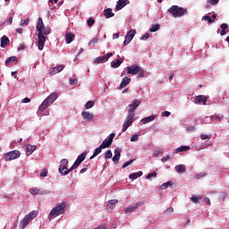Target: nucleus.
I'll list each match as a JSON object with an SVG mask.
<instances>
[{"label":"nucleus","instance_id":"f257e3e1","mask_svg":"<svg viewBox=\"0 0 229 229\" xmlns=\"http://www.w3.org/2000/svg\"><path fill=\"white\" fill-rule=\"evenodd\" d=\"M65 207H67V203L61 202L60 204L55 206L54 208H52V210L48 215L49 221H52V219H55V217H58V216H62V214H64Z\"/></svg>","mask_w":229,"mask_h":229},{"label":"nucleus","instance_id":"f03ea898","mask_svg":"<svg viewBox=\"0 0 229 229\" xmlns=\"http://www.w3.org/2000/svg\"><path fill=\"white\" fill-rule=\"evenodd\" d=\"M65 207H67V203L61 202L60 204L55 206L54 208H52V210L48 215L49 221H52V219H55V217H58V216H62V214H64Z\"/></svg>","mask_w":229,"mask_h":229},{"label":"nucleus","instance_id":"7ed1b4c3","mask_svg":"<svg viewBox=\"0 0 229 229\" xmlns=\"http://www.w3.org/2000/svg\"><path fill=\"white\" fill-rule=\"evenodd\" d=\"M58 98V94L56 92L51 93L39 106L38 112H44L48 106H51L55 101Z\"/></svg>","mask_w":229,"mask_h":229},{"label":"nucleus","instance_id":"20e7f679","mask_svg":"<svg viewBox=\"0 0 229 229\" xmlns=\"http://www.w3.org/2000/svg\"><path fill=\"white\" fill-rule=\"evenodd\" d=\"M168 13L173 15V17H183V15H187L189 13V11L183 7H180L178 5H172L168 9Z\"/></svg>","mask_w":229,"mask_h":229},{"label":"nucleus","instance_id":"39448f33","mask_svg":"<svg viewBox=\"0 0 229 229\" xmlns=\"http://www.w3.org/2000/svg\"><path fill=\"white\" fill-rule=\"evenodd\" d=\"M126 71L128 74H132L133 76L137 74L138 78H144V69L137 64L127 66Z\"/></svg>","mask_w":229,"mask_h":229},{"label":"nucleus","instance_id":"423d86ee","mask_svg":"<svg viewBox=\"0 0 229 229\" xmlns=\"http://www.w3.org/2000/svg\"><path fill=\"white\" fill-rule=\"evenodd\" d=\"M37 216H38V211L37 210H33L31 212H30L28 215H26L23 219L21 221L20 223V228L24 229L26 228V226H28V225H30V223H31V221H33V219L35 217H37Z\"/></svg>","mask_w":229,"mask_h":229},{"label":"nucleus","instance_id":"0eeeda50","mask_svg":"<svg viewBox=\"0 0 229 229\" xmlns=\"http://www.w3.org/2000/svg\"><path fill=\"white\" fill-rule=\"evenodd\" d=\"M38 27L40 28L41 34L43 37L50 35L51 34V28L47 27L44 25V21L42 20V17H39L37 21L36 30L38 31Z\"/></svg>","mask_w":229,"mask_h":229},{"label":"nucleus","instance_id":"6e6552de","mask_svg":"<svg viewBox=\"0 0 229 229\" xmlns=\"http://www.w3.org/2000/svg\"><path fill=\"white\" fill-rule=\"evenodd\" d=\"M38 49L42 51L44 49V46L46 45L47 38L46 36H42V30H40V27H38Z\"/></svg>","mask_w":229,"mask_h":229},{"label":"nucleus","instance_id":"1a4fd4ad","mask_svg":"<svg viewBox=\"0 0 229 229\" xmlns=\"http://www.w3.org/2000/svg\"><path fill=\"white\" fill-rule=\"evenodd\" d=\"M21 157V151L19 150H12L5 154L4 160L5 162H10V160H15Z\"/></svg>","mask_w":229,"mask_h":229},{"label":"nucleus","instance_id":"9d476101","mask_svg":"<svg viewBox=\"0 0 229 229\" xmlns=\"http://www.w3.org/2000/svg\"><path fill=\"white\" fill-rule=\"evenodd\" d=\"M140 103H142L140 99H135L132 101V103L129 105L130 108L128 110V114L135 116V110L139 108Z\"/></svg>","mask_w":229,"mask_h":229},{"label":"nucleus","instance_id":"9b49d317","mask_svg":"<svg viewBox=\"0 0 229 229\" xmlns=\"http://www.w3.org/2000/svg\"><path fill=\"white\" fill-rule=\"evenodd\" d=\"M115 138V133H111L107 139L104 140L100 144V148L102 149H106V148H110L112 146V142H114V139Z\"/></svg>","mask_w":229,"mask_h":229},{"label":"nucleus","instance_id":"f8f14e48","mask_svg":"<svg viewBox=\"0 0 229 229\" xmlns=\"http://www.w3.org/2000/svg\"><path fill=\"white\" fill-rule=\"evenodd\" d=\"M111 56H114V53H108L106 55L98 56L93 61V64H105L106 62H108Z\"/></svg>","mask_w":229,"mask_h":229},{"label":"nucleus","instance_id":"ddd939ff","mask_svg":"<svg viewBox=\"0 0 229 229\" xmlns=\"http://www.w3.org/2000/svg\"><path fill=\"white\" fill-rule=\"evenodd\" d=\"M133 117H135L133 114L127 115L126 121L123 124L122 131H126L133 124Z\"/></svg>","mask_w":229,"mask_h":229},{"label":"nucleus","instance_id":"4468645a","mask_svg":"<svg viewBox=\"0 0 229 229\" xmlns=\"http://www.w3.org/2000/svg\"><path fill=\"white\" fill-rule=\"evenodd\" d=\"M64 68H65V65H64V64L55 66L54 68H50L49 74H50V76H55V74H58V72H62Z\"/></svg>","mask_w":229,"mask_h":229},{"label":"nucleus","instance_id":"2eb2a0df","mask_svg":"<svg viewBox=\"0 0 229 229\" xmlns=\"http://www.w3.org/2000/svg\"><path fill=\"white\" fill-rule=\"evenodd\" d=\"M207 97L206 96H204V95H199V96H196L195 97V101H194V103H195V105H201V103H202V105H207Z\"/></svg>","mask_w":229,"mask_h":229},{"label":"nucleus","instance_id":"dca6fc26","mask_svg":"<svg viewBox=\"0 0 229 229\" xmlns=\"http://www.w3.org/2000/svg\"><path fill=\"white\" fill-rule=\"evenodd\" d=\"M37 146L28 144L25 147V153L27 157H30V155H33V153L36 151Z\"/></svg>","mask_w":229,"mask_h":229},{"label":"nucleus","instance_id":"f3484780","mask_svg":"<svg viewBox=\"0 0 229 229\" xmlns=\"http://www.w3.org/2000/svg\"><path fill=\"white\" fill-rule=\"evenodd\" d=\"M130 3V0H118L115 5V10H123Z\"/></svg>","mask_w":229,"mask_h":229},{"label":"nucleus","instance_id":"a211bd4d","mask_svg":"<svg viewBox=\"0 0 229 229\" xmlns=\"http://www.w3.org/2000/svg\"><path fill=\"white\" fill-rule=\"evenodd\" d=\"M81 115H82L84 121H93L94 120V114H92L89 111H82Z\"/></svg>","mask_w":229,"mask_h":229},{"label":"nucleus","instance_id":"6ab92c4d","mask_svg":"<svg viewBox=\"0 0 229 229\" xmlns=\"http://www.w3.org/2000/svg\"><path fill=\"white\" fill-rule=\"evenodd\" d=\"M71 171H72V170H71V168L68 169L67 166H65L64 165H59V173L63 176H67V174H70Z\"/></svg>","mask_w":229,"mask_h":229},{"label":"nucleus","instance_id":"aec40b11","mask_svg":"<svg viewBox=\"0 0 229 229\" xmlns=\"http://www.w3.org/2000/svg\"><path fill=\"white\" fill-rule=\"evenodd\" d=\"M131 81V78L123 77L122 81H121L119 90H123V89H124V87H128V85H130Z\"/></svg>","mask_w":229,"mask_h":229},{"label":"nucleus","instance_id":"412c9836","mask_svg":"<svg viewBox=\"0 0 229 229\" xmlns=\"http://www.w3.org/2000/svg\"><path fill=\"white\" fill-rule=\"evenodd\" d=\"M139 207H142V204L140 203H136L134 206H129L125 209V214H131V212H135Z\"/></svg>","mask_w":229,"mask_h":229},{"label":"nucleus","instance_id":"4be33fe9","mask_svg":"<svg viewBox=\"0 0 229 229\" xmlns=\"http://www.w3.org/2000/svg\"><path fill=\"white\" fill-rule=\"evenodd\" d=\"M121 151H123L121 148L114 149V156L113 157V162L114 164H119V160L121 158Z\"/></svg>","mask_w":229,"mask_h":229},{"label":"nucleus","instance_id":"5701e85b","mask_svg":"<svg viewBox=\"0 0 229 229\" xmlns=\"http://www.w3.org/2000/svg\"><path fill=\"white\" fill-rule=\"evenodd\" d=\"M156 117H157V115H155V114L145 117V118L141 119V123H142V124H148V123H151L152 121H155Z\"/></svg>","mask_w":229,"mask_h":229},{"label":"nucleus","instance_id":"b1692460","mask_svg":"<svg viewBox=\"0 0 229 229\" xmlns=\"http://www.w3.org/2000/svg\"><path fill=\"white\" fill-rule=\"evenodd\" d=\"M104 15L106 19H111V17H114L115 13L112 12V8H107L104 11Z\"/></svg>","mask_w":229,"mask_h":229},{"label":"nucleus","instance_id":"393cba45","mask_svg":"<svg viewBox=\"0 0 229 229\" xmlns=\"http://www.w3.org/2000/svg\"><path fill=\"white\" fill-rule=\"evenodd\" d=\"M142 171H139L137 173L131 174L129 175L130 180H137V178H140L142 176Z\"/></svg>","mask_w":229,"mask_h":229},{"label":"nucleus","instance_id":"a878e982","mask_svg":"<svg viewBox=\"0 0 229 229\" xmlns=\"http://www.w3.org/2000/svg\"><path fill=\"white\" fill-rule=\"evenodd\" d=\"M10 44V38L6 36H3L1 38V47H4L5 46H8Z\"/></svg>","mask_w":229,"mask_h":229},{"label":"nucleus","instance_id":"bb28decb","mask_svg":"<svg viewBox=\"0 0 229 229\" xmlns=\"http://www.w3.org/2000/svg\"><path fill=\"white\" fill-rule=\"evenodd\" d=\"M122 64H123V61H121L120 59H115L111 63V67L113 69H117V67H121Z\"/></svg>","mask_w":229,"mask_h":229},{"label":"nucleus","instance_id":"cd10ccee","mask_svg":"<svg viewBox=\"0 0 229 229\" xmlns=\"http://www.w3.org/2000/svg\"><path fill=\"white\" fill-rule=\"evenodd\" d=\"M65 38H66V44H71V42H72V40H74V34H72L71 32H67L65 34Z\"/></svg>","mask_w":229,"mask_h":229},{"label":"nucleus","instance_id":"c85d7f7f","mask_svg":"<svg viewBox=\"0 0 229 229\" xmlns=\"http://www.w3.org/2000/svg\"><path fill=\"white\" fill-rule=\"evenodd\" d=\"M29 192H30L32 196H35L36 194H40V195L44 194V191H40L38 188H30L29 190Z\"/></svg>","mask_w":229,"mask_h":229},{"label":"nucleus","instance_id":"c756f323","mask_svg":"<svg viewBox=\"0 0 229 229\" xmlns=\"http://www.w3.org/2000/svg\"><path fill=\"white\" fill-rule=\"evenodd\" d=\"M136 33L137 31L135 30H129L125 38L129 40H133V37H135Z\"/></svg>","mask_w":229,"mask_h":229},{"label":"nucleus","instance_id":"7c9ffc66","mask_svg":"<svg viewBox=\"0 0 229 229\" xmlns=\"http://www.w3.org/2000/svg\"><path fill=\"white\" fill-rule=\"evenodd\" d=\"M191 149V147L189 146H181L175 149V153H182L183 151H189Z\"/></svg>","mask_w":229,"mask_h":229},{"label":"nucleus","instance_id":"2f4dec72","mask_svg":"<svg viewBox=\"0 0 229 229\" xmlns=\"http://www.w3.org/2000/svg\"><path fill=\"white\" fill-rule=\"evenodd\" d=\"M81 165V161L80 159H76L73 165L71 166L70 171H74V169H78Z\"/></svg>","mask_w":229,"mask_h":229},{"label":"nucleus","instance_id":"473e14b6","mask_svg":"<svg viewBox=\"0 0 229 229\" xmlns=\"http://www.w3.org/2000/svg\"><path fill=\"white\" fill-rule=\"evenodd\" d=\"M101 149H103V148H101V146L95 149L93 155L89 157V160H92L93 158H96V157H98V155H99V153H101Z\"/></svg>","mask_w":229,"mask_h":229},{"label":"nucleus","instance_id":"72a5a7b5","mask_svg":"<svg viewBox=\"0 0 229 229\" xmlns=\"http://www.w3.org/2000/svg\"><path fill=\"white\" fill-rule=\"evenodd\" d=\"M175 169H176L177 173H185V171H186L185 165H177L175 166Z\"/></svg>","mask_w":229,"mask_h":229},{"label":"nucleus","instance_id":"f704fd0d","mask_svg":"<svg viewBox=\"0 0 229 229\" xmlns=\"http://www.w3.org/2000/svg\"><path fill=\"white\" fill-rule=\"evenodd\" d=\"M158 30H160V24H153L149 29V31L150 33H155L156 31H158Z\"/></svg>","mask_w":229,"mask_h":229},{"label":"nucleus","instance_id":"c9c22d12","mask_svg":"<svg viewBox=\"0 0 229 229\" xmlns=\"http://www.w3.org/2000/svg\"><path fill=\"white\" fill-rule=\"evenodd\" d=\"M12 62H17V56H11L5 60V65H10Z\"/></svg>","mask_w":229,"mask_h":229},{"label":"nucleus","instance_id":"e433bc0d","mask_svg":"<svg viewBox=\"0 0 229 229\" xmlns=\"http://www.w3.org/2000/svg\"><path fill=\"white\" fill-rule=\"evenodd\" d=\"M208 173L207 172H204V173H200V174H198L194 176V178H196L197 180H201V178H205V176H208Z\"/></svg>","mask_w":229,"mask_h":229},{"label":"nucleus","instance_id":"4c0bfd02","mask_svg":"<svg viewBox=\"0 0 229 229\" xmlns=\"http://www.w3.org/2000/svg\"><path fill=\"white\" fill-rule=\"evenodd\" d=\"M87 24L89 28H92V26L96 24V20H94V18H89V20L87 21Z\"/></svg>","mask_w":229,"mask_h":229},{"label":"nucleus","instance_id":"58836bf2","mask_svg":"<svg viewBox=\"0 0 229 229\" xmlns=\"http://www.w3.org/2000/svg\"><path fill=\"white\" fill-rule=\"evenodd\" d=\"M94 106V101L89 100L85 105V109L89 110V108H92Z\"/></svg>","mask_w":229,"mask_h":229},{"label":"nucleus","instance_id":"ea45409f","mask_svg":"<svg viewBox=\"0 0 229 229\" xmlns=\"http://www.w3.org/2000/svg\"><path fill=\"white\" fill-rule=\"evenodd\" d=\"M87 157V152H83L82 154H81L77 159L81 162H83V160H85V158Z\"/></svg>","mask_w":229,"mask_h":229},{"label":"nucleus","instance_id":"a19ab883","mask_svg":"<svg viewBox=\"0 0 229 229\" xmlns=\"http://www.w3.org/2000/svg\"><path fill=\"white\" fill-rule=\"evenodd\" d=\"M203 21H208V24H212V22H214V20H212V17L208 16V15H205L202 18Z\"/></svg>","mask_w":229,"mask_h":229},{"label":"nucleus","instance_id":"79ce46f5","mask_svg":"<svg viewBox=\"0 0 229 229\" xmlns=\"http://www.w3.org/2000/svg\"><path fill=\"white\" fill-rule=\"evenodd\" d=\"M96 44H98V38H93L89 42V47H93L96 46Z\"/></svg>","mask_w":229,"mask_h":229},{"label":"nucleus","instance_id":"37998d69","mask_svg":"<svg viewBox=\"0 0 229 229\" xmlns=\"http://www.w3.org/2000/svg\"><path fill=\"white\" fill-rule=\"evenodd\" d=\"M131 164H133V159H131V160L125 162L123 165L122 169H126V167H128V165H131Z\"/></svg>","mask_w":229,"mask_h":229},{"label":"nucleus","instance_id":"c03bdc74","mask_svg":"<svg viewBox=\"0 0 229 229\" xmlns=\"http://www.w3.org/2000/svg\"><path fill=\"white\" fill-rule=\"evenodd\" d=\"M30 24V19L21 20L20 26H28Z\"/></svg>","mask_w":229,"mask_h":229},{"label":"nucleus","instance_id":"a18cd8bd","mask_svg":"<svg viewBox=\"0 0 229 229\" xmlns=\"http://www.w3.org/2000/svg\"><path fill=\"white\" fill-rule=\"evenodd\" d=\"M150 178H157V172L148 174L146 179L149 180Z\"/></svg>","mask_w":229,"mask_h":229},{"label":"nucleus","instance_id":"49530a36","mask_svg":"<svg viewBox=\"0 0 229 229\" xmlns=\"http://www.w3.org/2000/svg\"><path fill=\"white\" fill-rule=\"evenodd\" d=\"M111 157H112V150H107L105 154V158L106 160H108Z\"/></svg>","mask_w":229,"mask_h":229},{"label":"nucleus","instance_id":"de8ad7c7","mask_svg":"<svg viewBox=\"0 0 229 229\" xmlns=\"http://www.w3.org/2000/svg\"><path fill=\"white\" fill-rule=\"evenodd\" d=\"M169 185H171V182H165L161 185L160 189H162V191H164L165 189H167L169 187Z\"/></svg>","mask_w":229,"mask_h":229},{"label":"nucleus","instance_id":"09e8293b","mask_svg":"<svg viewBox=\"0 0 229 229\" xmlns=\"http://www.w3.org/2000/svg\"><path fill=\"white\" fill-rule=\"evenodd\" d=\"M117 203H119V200L111 199V200H109V203H108L107 207H112V205H117Z\"/></svg>","mask_w":229,"mask_h":229},{"label":"nucleus","instance_id":"8fccbe9b","mask_svg":"<svg viewBox=\"0 0 229 229\" xmlns=\"http://www.w3.org/2000/svg\"><path fill=\"white\" fill-rule=\"evenodd\" d=\"M212 121H223V116H219V115H213L211 116Z\"/></svg>","mask_w":229,"mask_h":229},{"label":"nucleus","instance_id":"3c124183","mask_svg":"<svg viewBox=\"0 0 229 229\" xmlns=\"http://www.w3.org/2000/svg\"><path fill=\"white\" fill-rule=\"evenodd\" d=\"M60 165H64V166L67 167V165H69V160H67V159H62V160L60 161Z\"/></svg>","mask_w":229,"mask_h":229},{"label":"nucleus","instance_id":"603ef678","mask_svg":"<svg viewBox=\"0 0 229 229\" xmlns=\"http://www.w3.org/2000/svg\"><path fill=\"white\" fill-rule=\"evenodd\" d=\"M69 83H70V85H77L78 79H70Z\"/></svg>","mask_w":229,"mask_h":229},{"label":"nucleus","instance_id":"864d4df0","mask_svg":"<svg viewBox=\"0 0 229 229\" xmlns=\"http://www.w3.org/2000/svg\"><path fill=\"white\" fill-rule=\"evenodd\" d=\"M200 139H201V140H210V136H208L207 134H201Z\"/></svg>","mask_w":229,"mask_h":229},{"label":"nucleus","instance_id":"5fc2aeb1","mask_svg":"<svg viewBox=\"0 0 229 229\" xmlns=\"http://www.w3.org/2000/svg\"><path fill=\"white\" fill-rule=\"evenodd\" d=\"M208 3L214 6V5L217 4V3H219V0H208Z\"/></svg>","mask_w":229,"mask_h":229},{"label":"nucleus","instance_id":"6e6d98bb","mask_svg":"<svg viewBox=\"0 0 229 229\" xmlns=\"http://www.w3.org/2000/svg\"><path fill=\"white\" fill-rule=\"evenodd\" d=\"M139 140V135L134 134L131 138V142H135Z\"/></svg>","mask_w":229,"mask_h":229},{"label":"nucleus","instance_id":"4d7b16f0","mask_svg":"<svg viewBox=\"0 0 229 229\" xmlns=\"http://www.w3.org/2000/svg\"><path fill=\"white\" fill-rule=\"evenodd\" d=\"M220 28H221L222 30H228V24H226V23H222V24L220 25Z\"/></svg>","mask_w":229,"mask_h":229},{"label":"nucleus","instance_id":"13d9d810","mask_svg":"<svg viewBox=\"0 0 229 229\" xmlns=\"http://www.w3.org/2000/svg\"><path fill=\"white\" fill-rule=\"evenodd\" d=\"M174 212V208H168L165 211V214H173Z\"/></svg>","mask_w":229,"mask_h":229},{"label":"nucleus","instance_id":"bf43d9fd","mask_svg":"<svg viewBox=\"0 0 229 229\" xmlns=\"http://www.w3.org/2000/svg\"><path fill=\"white\" fill-rule=\"evenodd\" d=\"M40 176L42 177H46L47 176V169H43L40 173Z\"/></svg>","mask_w":229,"mask_h":229},{"label":"nucleus","instance_id":"052dcab7","mask_svg":"<svg viewBox=\"0 0 229 229\" xmlns=\"http://www.w3.org/2000/svg\"><path fill=\"white\" fill-rule=\"evenodd\" d=\"M149 38V33H146L140 38V40H148Z\"/></svg>","mask_w":229,"mask_h":229},{"label":"nucleus","instance_id":"680f3d73","mask_svg":"<svg viewBox=\"0 0 229 229\" xmlns=\"http://www.w3.org/2000/svg\"><path fill=\"white\" fill-rule=\"evenodd\" d=\"M191 201L193 203H198V201H199V198H198L196 196H191Z\"/></svg>","mask_w":229,"mask_h":229},{"label":"nucleus","instance_id":"e2e57ef3","mask_svg":"<svg viewBox=\"0 0 229 229\" xmlns=\"http://www.w3.org/2000/svg\"><path fill=\"white\" fill-rule=\"evenodd\" d=\"M163 117H169L171 115V112L169 111H165L162 113Z\"/></svg>","mask_w":229,"mask_h":229},{"label":"nucleus","instance_id":"0e129e2a","mask_svg":"<svg viewBox=\"0 0 229 229\" xmlns=\"http://www.w3.org/2000/svg\"><path fill=\"white\" fill-rule=\"evenodd\" d=\"M169 158H171L170 156H165V157L161 158V162H163V163L167 162V160H169Z\"/></svg>","mask_w":229,"mask_h":229},{"label":"nucleus","instance_id":"69168bd1","mask_svg":"<svg viewBox=\"0 0 229 229\" xmlns=\"http://www.w3.org/2000/svg\"><path fill=\"white\" fill-rule=\"evenodd\" d=\"M31 99L30 98H25L21 100V103H30Z\"/></svg>","mask_w":229,"mask_h":229},{"label":"nucleus","instance_id":"338daca9","mask_svg":"<svg viewBox=\"0 0 229 229\" xmlns=\"http://www.w3.org/2000/svg\"><path fill=\"white\" fill-rule=\"evenodd\" d=\"M204 201H205V203H207V205H212V203L210 202V199H208V198H205L204 199Z\"/></svg>","mask_w":229,"mask_h":229},{"label":"nucleus","instance_id":"774afa93","mask_svg":"<svg viewBox=\"0 0 229 229\" xmlns=\"http://www.w3.org/2000/svg\"><path fill=\"white\" fill-rule=\"evenodd\" d=\"M94 229H106V225H98V227H95Z\"/></svg>","mask_w":229,"mask_h":229}]
</instances>
